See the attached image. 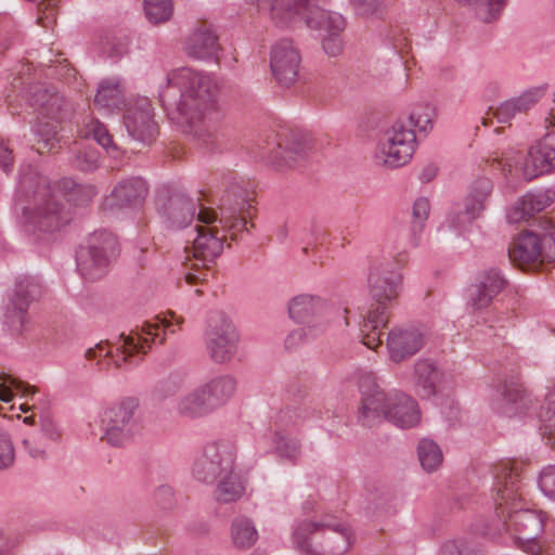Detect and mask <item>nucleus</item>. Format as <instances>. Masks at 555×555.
Returning a JSON list of instances; mask_svg holds the SVG:
<instances>
[{"label": "nucleus", "mask_w": 555, "mask_h": 555, "mask_svg": "<svg viewBox=\"0 0 555 555\" xmlns=\"http://www.w3.org/2000/svg\"><path fill=\"white\" fill-rule=\"evenodd\" d=\"M276 453L286 460L294 461L300 454L299 443L295 439L286 438L281 435L275 437Z\"/></svg>", "instance_id": "51"}, {"label": "nucleus", "mask_w": 555, "mask_h": 555, "mask_svg": "<svg viewBox=\"0 0 555 555\" xmlns=\"http://www.w3.org/2000/svg\"><path fill=\"white\" fill-rule=\"evenodd\" d=\"M436 176V168L433 167V166H429L427 168H425L421 176H420V179L422 182L424 183H427L429 182L430 180H433V178Z\"/></svg>", "instance_id": "63"}, {"label": "nucleus", "mask_w": 555, "mask_h": 555, "mask_svg": "<svg viewBox=\"0 0 555 555\" xmlns=\"http://www.w3.org/2000/svg\"><path fill=\"white\" fill-rule=\"evenodd\" d=\"M124 125L130 139L150 144L157 134V125L153 119V108L146 98L129 103L124 113Z\"/></svg>", "instance_id": "19"}, {"label": "nucleus", "mask_w": 555, "mask_h": 555, "mask_svg": "<svg viewBox=\"0 0 555 555\" xmlns=\"http://www.w3.org/2000/svg\"><path fill=\"white\" fill-rule=\"evenodd\" d=\"M216 90L212 77L182 67L168 74L167 83L159 91L162 105L171 119L206 149H211L215 143L205 115L214 105Z\"/></svg>", "instance_id": "1"}, {"label": "nucleus", "mask_w": 555, "mask_h": 555, "mask_svg": "<svg viewBox=\"0 0 555 555\" xmlns=\"http://www.w3.org/2000/svg\"><path fill=\"white\" fill-rule=\"evenodd\" d=\"M176 414L183 420H199L212 414L199 385L181 395L175 404Z\"/></svg>", "instance_id": "30"}, {"label": "nucleus", "mask_w": 555, "mask_h": 555, "mask_svg": "<svg viewBox=\"0 0 555 555\" xmlns=\"http://www.w3.org/2000/svg\"><path fill=\"white\" fill-rule=\"evenodd\" d=\"M24 423L39 425L38 433L41 434L49 443L59 440L61 437V433L49 411H40L39 414L26 416Z\"/></svg>", "instance_id": "43"}, {"label": "nucleus", "mask_w": 555, "mask_h": 555, "mask_svg": "<svg viewBox=\"0 0 555 555\" xmlns=\"http://www.w3.org/2000/svg\"><path fill=\"white\" fill-rule=\"evenodd\" d=\"M59 189L67 193V202L76 205L88 204L95 195V189L88 184H78L72 179H62Z\"/></svg>", "instance_id": "42"}, {"label": "nucleus", "mask_w": 555, "mask_h": 555, "mask_svg": "<svg viewBox=\"0 0 555 555\" xmlns=\"http://www.w3.org/2000/svg\"><path fill=\"white\" fill-rule=\"evenodd\" d=\"M188 375L183 372H172L159 380L154 387V396L160 400L178 393L186 384Z\"/></svg>", "instance_id": "44"}, {"label": "nucleus", "mask_w": 555, "mask_h": 555, "mask_svg": "<svg viewBox=\"0 0 555 555\" xmlns=\"http://www.w3.org/2000/svg\"><path fill=\"white\" fill-rule=\"evenodd\" d=\"M539 553L530 554V555H555V545L551 544H541L539 542Z\"/></svg>", "instance_id": "64"}, {"label": "nucleus", "mask_w": 555, "mask_h": 555, "mask_svg": "<svg viewBox=\"0 0 555 555\" xmlns=\"http://www.w3.org/2000/svg\"><path fill=\"white\" fill-rule=\"evenodd\" d=\"M401 281L400 272L385 264L375 266L369 274L370 295L375 304L363 317L360 332L363 345L370 349L375 350L382 345V328L388 323L389 305L397 299Z\"/></svg>", "instance_id": "7"}, {"label": "nucleus", "mask_w": 555, "mask_h": 555, "mask_svg": "<svg viewBox=\"0 0 555 555\" xmlns=\"http://www.w3.org/2000/svg\"><path fill=\"white\" fill-rule=\"evenodd\" d=\"M0 400L3 402H10L13 399V390L22 393L23 397H31L38 390L35 386L15 378L11 375L0 373Z\"/></svg>", "instance_id": "41"}, {"label": "nucleus", "mask_w": 555, "mask_h": 555, "mask_svg": "<svg viewBox=\"0 0 555 555\" xmlns=\"http://www.w3.org/2000/svg\"><path fill=\"white\" fill-rule=\"evenodd\" d=\"M499 392L502 402L496 409L502 415L512 417L521 413L525 408L524 390L515 379L504 380Z\"/></svg>", "instance_id": "34"}, {"label": "nucleus", "mask_w": 555, "mask_h": 555, "mask_svg": "<svg viewBox=\"0 0 555 555\" xmlns=\"http://www.w3.org/2000/svg\"><path fill=\"white\" fill-rule=\"evenodd\" d=\"M79 132L86 138H92L112 157H118V147L113 142L112 135L109 134L106 126L98 119L91 118L88 122L85 124L83 128L80 129Z\"/></svg>", "instance_id": "35"}, {"label": "nucleus", "mask_w": 555, "mask_h": 555, "mask_svg": "<svg viewBox=\"0 0 555 555\" xmlns=\"http://www.w3.org/2000/svg\"><path fill=\"white\" fill-rule=\"evenodd\" d=\"M435 111L430 105L417 106L408 119H402L414 131L427 132L433 128Z\"/></svg>", "instance_id": "45"}, {"label": "nucleus", "mask_w": 555, "mask_h": 555, "mask_svg": "<svg viewBox=\"0 0 555 555\" xmlns=\"http://www.w3.org/2000/svg\"><path fill=\"white\" fill-rule=\"evenodd\" d=\"M94 104L106 109H119L125 105L124 80L119 77L103 79L98 87Z\"/></svg>", "instance_id": "33"}, {"label": "nucleus", "mask_w": 555, "mask_h": 555, "mask_svg": "<svg viewBox=\"0 0 555 555\" xmlns=\"http://www.w3.org/2000/svg\"><path fill=\"white\" fill-rule=\"evenodd\" d=\"M171 326V322L166 318H157L155 322L145 321L140 331L131 332L129 335H121L122 345L120 347H116V354L113 353L112 348L104 344H96L94 347L86 350L85 357L88 360H93L95 358H111L112 363L116 367H121L124 363L129 362L130 364L137 365L139 363V359L137 356L145 354L150 348L151 344L159 337V330L163 327V331L169 328Z\"/></svg>", "instance_id": "10"}, {"label": "nucleus", "mask_w": 555, "mask_h": 555, "mask_svg": "<svg viewBox=\"0 0 555 555\" xmlns=\"http://www.w3.org/2000/svg\"><path fill=\"white\" fill-rule=\"evenodd\" d=\"M539 487L545 495L555 496V465H550L541 472Z\"/></svg>", "instance_id": "55"}, {"label": "nucleus", "mask_w": 555, "mask_h": 555, "mask_svg": "<svg viewBox=\"0 0 555 555\" xmlns=\"http://www.w3.org/2000/svg\"><path fill=\"white\" fill-rule=\"evenodd\" d=\"M430 210L429 201L425 197L417 198L412 208V223L410 228V244L418 247L421 244V235L424 231L426 220Z\"/></svg>", "instance_id": "37"}, {"label": "nucleus", "mask_w": 555, "mask_h": 555, "mask_svg": "<svg viewBox=\"0 0 555 555\" xmlns=\"http://www.w3.org/2000/svg\"><path fill=\"white\" fill-rule=\"evenodd\" d=\"M154 500L163 509L171 508L176 503L173 489L168 485L159 486L154 492Z\"/></svg>", "instance_id": "56"}, {"label": "nucleus", "mask_w": 555, "mask_h": 555, "mask_svg": "<svg viewBox=\"0 0 555 555\" xmlns=\"http://www.w3.org/2000/svg\"><path fill=\"white\" fill-rule=\"evenodd\" d=\"M73 166L85 172H92L100 166V154L92 147L78 149L72 159Z\"/></svg>", "instance_id": "47"}, {"label": "nucleus", "mask_w": 555, "mask_h": 555, "mask_svg": "<svg viewBox=\"0 0 555 555\" xmlns=\"http://www.w3.org/2000/svg\"><path fill=\"white\" fill-rule=\"evenodd\" d=\"M521 159L522 156L519 152H511L502 160H500V164L502 165V169L506 175H512L513 169L517 167Z\"/></svg>", "instance_id": "59"}, {"label": "nucleus", "mask_w": 555, "mask_h": 555, "mask_svg": "<svg viewBox=\"0 0 555 555\" xmlns=\"http://www.w3.org/2000/svg\"><path fill=\"white\" fill-rule=\"evenodd\" d=\"M34 102L39 105V114L47 119L63 121L72 114L70 103L59 93L38 92Z\"/></svg>", "instance_id": "31"}, {"label": "nucleus", "mask_w": 555, "mask_h": 555, "mask_svg": "<svg viewBox=\"0 0 555 555\" xmlns=\"http://www.w3.org/2000/svg\"><path fill=\"white\" fill-rule=\"evenodd\" d=\"M440 369L428 359H420L414 364L413 384L416 393L425 399H429L438 391V386L442 379Z\"/></svg>", "instance_id": "28"}, {"label": "nucleus", "mask_w": 555, "mask_h": 555, "mask_svg": "<svg viewBox=\"0 0 555 555\" xmlns=\"http://www.w3.org/2000/svg\"><path fill=\"white\" fill-rule=\"evenodd\" d=\"M295 546L305 555H343L351 546L349 527L331 516L299 521L293 531Z\"/></svg>", "instance_id": "8"}, {"label": "nucleus", "mask_w": 555, "mask_h": 555, "mask_svg": "<svg viewBox=\"0 0 555 555\" xmlns=\"http://www.w3.org/2000/svg\"><path fill=\"white\" fill-rule=\"evenodd\" d=\"M359 389L362 396L359 417L364 426L371 427L383 420L401 429L420 424L421 411L417 402L401 391L382 390L373 373L360 374Z\"/></svg>", "instance_id": "6"}, {"label": "nucleus", "mask_w": 555, "mask_h": 555, "mask_svg": "<svg viewBox=\"0 0 555 555\" xmlns=\"http://www.w3.org/2000/svg\"><path fill=\"white\" fill-rule=\"evenodd\" d=\"M554 201L555 191L553 189L530 191L509 208L507 220L509 223L525 221L551 206Z\"/></svg>", "instance_id": "23"}, {"label": "nucleus", "mask_w": 555, "mask_h": 555, "mask_svg": "<svg viewBox=\"0 0 555 555\" xmlns=\"http://www.w3.org/2000/svg\"><path fill=\"white\" fill-rule=\"evenodd\" d=\"M349 4L359 16H373L383 8L382 0H349Z\"/></svg>", "instance_id": "53"}, {"label": "nucleus", "mask_w": 555, "mask_h": 555, "mask_svg": "<svg viewBox=\"0 0 555 555\" xmlns=\"http://www.w3.org/2000/svg\"><path fill=\"white\" fill-rule=\"evenodd\" d=\"M522 483L518 463L506 461L494 468L492 500L499 519L493 529L485 533L491 534L505 529L514 537L516 544L528 554L539 553L538 538L546 526L542 512L529 508L516 509L522 499Z\"/></svg>", "instance_id": "2"}, {"label": "nucleus", "mask_w": 555, "mask_h": 555, "mask_svg": "<svg viewBox=\"0 0 555 555\" xmlns=\"http://www.w3.org/2000/svg\"><path fill=\"white\" fill-rule=\"evenodd\" d=\"M508 257L520 268H535L544 261L555 262V224H550L542 233H520L509 247Z\"/></svg>", "instance_id": "13"}, {"label": "nucleus", "mask_w": 555, "mask_h": 555, "mask_svg": "<svg viewBox=\"0 0 555 555\" xmlns=\"http://www.w3.org/2000/svg\"><path fill=\"white\" fill-rule=\"evenodd\" d=\"M119 246L116 236L108 231L94 232L87 246L76 254L77 269L85 279L96 280L103 276L108 266L116 259Z\"/></svg>", "instance_id": "12"}, {"label": "nucleus", "mask_w": 555, "mask_h": 555, "mask_svg": "<svg viewBox=\"0 0 555 555\" xmlns=\"http://www.w3.org/2000/svg\"><path fill=\"white\" fill-rule=\"evenodd\" d=\"M139 400L126 397L107 406L101 414L102 440L115 448L130 444L142 431Z\"/></svg>", "instance_id": "11"}, {"label": "nucleus", "mask_w": 555, "mask_h": 555, "mask_svg": "<svg viewBox=\"0 0 555 555\" xmlns=\"http://www.w3.org/2000/svg\"><path fill=\"white\" fill-rule=\"evenodd\" d=\"M415 146V131L399 119L385 132L377 147L376 159L389 168H398L412 158Z\"/></svg>", "instance_id": "14"}, {"label": "nucleus", "mask_w": 555, "mask_h": 555, "mask_svg": "<svg viewBox=\"0 0 555 555\" xmlns=\"http://www.w3.org/2000/svg\"><path fill=\"white\" fill-rule=\"evenodd\" d=\"M418 460L422 467L431 473L442 463V452L439 446L429 439H422L417 447Z\"/></svg>", "instance_id": "39"}, {"label": "nucleus", "mask_w": 555, "mask_h": 555, "mask_svg": "<svg viewBox=\"0 0 555 555\" xmlns=\"http://www.w3.org/2000/svg\"><path fill=\"white\" fill-rule=\"evenodd\" d=\"M196 236L192 246H185L186 259L194 258L196 272H189L185 281L189 284L206 281L209 275L208 263L215 261L222 250V237H219V231L216 227L206 229L204 225L196 227Z\"/></svg>", "instance_id": "16"}, {"label": "nucleus", "mask_w": 555, "mask_h": 555, "mask_svg": "<svg viewBox=\"0 0 555 555\" xmlns=\"http://www.w3.org/2000/svg\"><path fill=\"white\" fill-rule=\"evenodd\" d=\"M149 192L145 180L140 177H130L119 181L105 199L106 208H137L144 202Z\"/></svg>", "instance_id": "22"}, {"label": "nucleus", "mask_w": 555, "mask_h": 555, "mask_svg": "<svg viewBox=\"0 0 555 555\" xmlns=\"http://www.w3.org/2000/svg\"><path fill=\"white\" fill-rule=\"evenodd\" d=\"M546 443L555 450V387L546 395L540 410Z\"/></svg>", "instance_id": "40"}, {"label": "nucleus", "mask_w": 555, "mask_h": 555, "mask_svg": "<svg viewBox=\"0 0 555 555\" xmlns=\"http://www.w3.org/2000/svg\"><path fill=\"white\" fill-rule=\"evenodd\" d=\"M258 539V532L255 529L254 525L245 519V544L248 543V546L254 544Z\"/></svg>", "instance_id": "62"}, {"label": "nucleus", "mask_w": 555, "mask_h": 555, "mask_svg": "<svg viewBox=\"0 0 555 555\" xmlns=\"http://www.w3.org/2000/svg\"><path fill=\"white\" fill-rule=\"evenodd\" d=\"M300 63V52L292 39H280L271 47L270 69L279 86L291 88L297 82Z\"/></svg>", "instance_id": "18"}, {"label": "nucleus", "mask_w": 555, "mask_h": 555, "mask_svg": "<svg viewBox=\"0 0 555 555\" xmlns=\"http://www.w3.org/2000/svg\"><path fill=\"white\" fill-rule=\"evenodd\" d=\"M20 543V533L13 530H0V555H14Z\"/></svg>", "instance_id": "54"}, {"label": "nucleus", "mask_w": 555, "mask_h": 555, "mask_svg": "<svg viewBox=\"0 0 555 555\" xmlns=\"http://www.w3.org/2000/svg\"><path fill=\"white\" fill-rule=\"evenodd\" d=\"M230 537L232 544L241 550L243 547V518L236 516L230 527Z\"/></svg>", "instance_id": "57"}, {"label": "nucleus", "mask_w": 555, "mask_h": 555, "mask_svg": "<svg viewBox=\"0 0 555 555\" xmlns=\"http://www.w3.org/2000/svg\"><path fill=\"white\" fill-rule=\"evenodd\" d=\"M321 332L319 327H300L292 331L285 338V348L295 350L302 344L315 338Z\"/></svg>", "instance_id": "49"}, {"label": "nucleus", "mask_w": 555, "mask_h": 555, "mask_svg": "<svg viewBox=\"0 0 555 555\" xmlns=\"http://www.w3.org/2000/svg\"><path fill=\"white\" fill-rule=\"evenodd\" d=\"M196 203L184 194H172L162 206L160 214L169 229L188 227L196 214Z\"/></svg>", "instance_id": "25"}, {"label": "nucleus", "mask_w": 555, "mask_h": 555, "mask_svg": "<svg viewBox=\"0 0 555 555\" xmlns=\"http://www.w3.org/2000/svg\"><path fill=\"white\" fill-rule=\"evenodd\" d=\"M439 555H463V550L457 542L449 541L442 545Z\"/></svg>", "instance_id": "61"}, {"label": "nucleus", "mask_w": 555, "mask_h": 555, "mask_svg": "<svg viewBox=\"0 0 555 555\" xmlns=\"http://www.w3.org/2000/svg\"><path fill=\"white\" fill-rule=\"evenodd\" d=\"M240 333L223 314L211 319L205 333V349L216 364L230 363L238 350Z\"/></svg>", "instance_id": "15"}, {"label": "nucleus", "mask_w": 555, "mask_h": 555, "mask_svg": "<svg viewBox=\"0 0 555 555\" xmlns=\"http://www.w3.org/2000/svg\"><path fill=\"white\" fill-rule=\"evenodd\" d=\"M310 138L299 131L284 129L253 139L248 152L278 169L291 168L311 151Z\"/></svg>", "instance_id": "9"}, {"label": "nucleus", "mask_w": 555, "mask_h": 555, "mask_svg": "<svg viewBox=\"0 0 555 555\" xmlns=\"http://www.w3.org/2000/svg\"><path fill=\"white\" fill-rule=\"evenodd\" d=\"M249 192L255 193V186L250 182L245 183V225L247 224V219H251L254 214L251 209L254 208V199L249 198ZM245 231H247V228L245 227Z\"/></svg>", "instance_id": "60"}, {"label": "nucleus", "mask_w": 555, "mask_h": 555, "mask_svg": "<svg viewBox=\"0 0 555 555\" xmlns=\"http://www.w3.org/2000/svg\"><path fill=\"white\" fill-rule=\"evenodd\" d=\"M15 460V451L10 436L0 431V469L12 466Z\"/></svg>", "instance_id": "52"}, {"label": "nucleus", "mask_w": 555, "mask_h": 555, "mask_svg": "<svg viewBox=\"0 0 555 555\" xmlns=\"http://www.w3.org/2000/svg\"><path fill=\"white\" fill-rule=\"evenodd\" d=\"M324 308L325 302L320 297L300 294L289 301L288 314L298 323H310L322 313Z\"/></svg>", "instance_id": "32"}, {"label": "nucleus", "mask_w": 555, "mask_h": 555, "mask_svg": "<svg viewBox=\"0 0 555 555\" xmlns=\"http://www.w3.org/2000/svg\"><path fill=\"white\" fill-rule=\"evenodd\" d=\"M505 278L496 269H488L480 273L477 283L472 287L469 304L475 310L490 306L506 285Z\"/></svg>", "instance_id": "24"}, {"label": "nucleus", "mask_w": 555, "mask_h": 555, "mask_svg": "<svg viewBox=\"0 0 555 555\" xmlns=\"http://www.w3.org/2000/svg\"><path fill=\"white\" fill-rule=\"evenodd\" d=\"M327 0H245V3L261 8L270 4L271 20L280 26H288L296 22H304L309 28L322 30V48L330 56H337L343 52V33L346 29V18L324 5Z\"/></svg>", "instance_id": "5"}, {"label": "nucleus", "mask_w": 555, "mask_h": 555, "mask_svg": "<svg viewBox=\"0 0 555 555\" xmlns=\"http://www.w3.org/2000/svg\"><path fill=\"white\" fill-rule=\"evenodd\" d=\"M232 216L227 215V209L221 207V218L218 219L215 210L202 207L197 214V220L205 224H211L216 221L222 224V227H230L231 230L237 229L238 231L242 229V218L238 216L235 218L234 222H229V219Z\"/></svg>", "instance_id": "48"}, {"label": "nucleus", "mask_w": 555, "mask_h": 555, "mask_svg": "<svg viewBox=\"0 0 555 555\" xmlns=\"http://www.w3.org/2000/svg\"><path fill=\"white\" fill-rule=\"evenodd\" d=\"M237 447L225 440L206 443L192 464V477L204 485H215L220 515H228V505L243 495V468L237 463Z\"/></svg>", "instance_id": "4"}, {"label": "nucleus", "mask_w": 555, "mask_h": 555, "mask_svg": "<svg viewBox=\"0 0 555 555\" xmlns=\"http://www.w3.org/2000/svg\"><path fill=\"white\" fill-rule=\"evenodd\" d=\"M199 387L215 413L228 404L234 397L237 389V380L230 374H220L208 378Z\"/></svg>", "instance_id": "26"}, {"label": "nucleus", "mask_w": 555, "mask_h": 555, "mask_svg": "<svg viewBox=\"0 0 555 555\" xmlns=\"http://www.w3.org/2000/svg\"><path fill=\"white\" fill-rule=\"evenodd\" d=\"M185 51L189 56L196 60L214 59L219 51L218 38L206 24H203L189 36Z\"/></svg>", "instance_id": "27"}, {"label": "nucleus", "mask_w": 555, "mask_h": 555, "mask_svg": "<svg viewBox=\"0 0 555 555\" xmlns=\"http://www.w3.org/2000/svg\"><path fill=\"white\" fill-rule=\"evenodd\" d=\"M425 340V334L418 326L393 327L387 335V350L390 360L399 363L413 357L424 347Z\"/></svg>", "instance_id": "20"}, {"label": "nucleus", "mask_w": 555, "mask_h": 555, "mask_svg": "<svg viewBox=\"0 0 555 555\" xmlns=\"http://www.w3.org/2000/svg\"><path fill=\"white\" fill-rule=\"evenodd\" d=\"M41 293L42 285L38 278L23 275L16 279L5 313V320L12 331L22 332L27 320V310L30 304L41 296Z\"/></svg>", "instance_id": "17"}, {"label": "nucleus", "mask_w": 555, "mask_h": 555, "mask_svg": "<svg viewBox=\"0 0 555 555\" xmlns=\"http://www.w3.org/2000/svg\"><path fill=\"white\" fill-rule=\"evenodd\" d=\"M24 449L34 459H44L49 442L44 440L41 434L34 430L23 439Z\"/></svg>", "instance_id": "50"}, {"label": "nucleus", "mask_w": 555, "mask_h": 555, "mask_svg": "<svg viewBox=\"0 0 555 555\" xmlns=\"http://www.w3.org/2000/svg\"><path fill=\"white\" fill-rule=\"evenodd\" d=\"M144 11L151 23H164L172 14V2L171 0H144Z\"/></svg>", "instance_id": "46"}, {"label": "nucleus", "mask_w": 555, "mask_h": 555, "mask_svg": "<svg viewBox=\"0 0 555 555\" xmlns=\"http://www.w3.org/2000/svg\"><path fill=\"white\" fill-rule=\"evenodd\" d=\"M12 150L9 145L0 138V168L4 172H9L13 166V155Z\"/></svg>", "instance_id": "58"}, {"label": "nucleus", "mask_w": 555, "mask_h": 555, "mask_svg": "<svg viewBox=\"0 0 555 555\" xmlns=\"http://www.w3.org/2000/svg\"><path fill=\"white\" fill-rule=\"evenodd\" d=\"M544 93V87H534L504 101L495 111L498 120L500 122H507L518 114L528 112L540 101Z\"/></svg>", "instance_id": "29"}, {"label": "nucleus", "mask_w": 555, "mask_h": 555, "mask_svg": "<svg viewBox=\"0 0 555 555\" xmlns=\"http://www.w3.org/2000/svg\"><path fill=\"white\" fill-rule=\"evenodd\" d=\"M555 169V134L547 133L535 142L524 158L521 172L526 181L551 173Z\"/></svg>", "instance_id": "21"}, {"label": "nucleus", "mask_w": 555, "mask_h": 555, "mask_svg": "<svg viewBox=\"0 0 555 555\" xmlns=\"http://www.w3.org/2000/svg\"><path fill=\"white\" fill-rule=\"evenodd\" d=\"M16 207L21 210L25 231L43 243L54 240L73 220L63 195L30 165L20 169Z\"/></svg>", "instance_id": "3"}, {"label": "nucleus", "mask_w": 555, "mask_h": 555, "mask_svg": "<svg viewBox=\"0 0 555 555\" xmlns=\"http://www.w3.org/2000/svg\"><path fill=\"white\" fill-rule=\"evenodd\" d=\"M492 190V183L488 179H480L476 182L473 192L466 199L464 215L468 221L478 218L485 209V201Z\"/></svg>", "instance_id": "36"}, {"label": "nucleus", "mask_w": 555, "mask_h": 555, "mask_svg": "<svg viewBox=\"0 0 555 555\" xmlns=\"http://www.w3.org/2000/svg\"><path fill=\"white\" fill-rule=\"evenodd\" d=\"M59 124L60 121L47 119L42 116L38 119L35 131L39 137V143L42 144L38 149L39 153H43V150L47 152L52 151L60 143Z\"/></svg>", "instance_id": "38"}]
</instances>
